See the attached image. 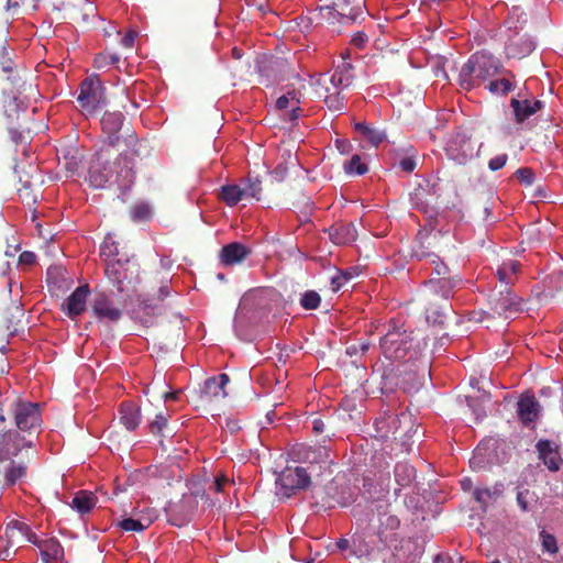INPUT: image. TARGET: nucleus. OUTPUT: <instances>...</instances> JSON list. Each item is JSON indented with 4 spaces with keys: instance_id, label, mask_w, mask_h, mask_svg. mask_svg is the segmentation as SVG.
Here are the masks:
<instances>
[{
    "instance_id": "f257e3e1",
    "label": "nucleus",
    "mask_w": 563,
    "mask_h": 563,
    "mask_svg": "<svg viewBox=\"0 0 563 563\" xmlns=\"http://www.w3.org/2000/svg\"><path fill=\"white\" fill-rule=\"evenodd\" d=\"M503 73L505 69L498 58L486 52H476L462 66L456 81L462 90L470 91Z\"/></svg>"
},
{
    "instance_id": "f03ea898",
    "label": "nucleus",
    "mask_w": 563,
    "mask_h": 563,
    "mask_svg": "<svg viewBox=\"0 0 563 563\" xmlns=\"http://www.w3.org/2000/svg\"><path fill=\"white\" fill-rule=\"evenodd\" d=\"M90 183L97 187L107 184L117 185L121 189H129L135 179V172L126 150H122L113 163L104 165L96 164L89 169Z\"/></svg>"
},
{
    "instance_id": "7ed1b4c3",
    "label": "nucleus",
    "mask_w": 563,
    "mask_h": 563,
    "mask_svg": "<svg viewBox=\"0 0 563 563\" xmlns=\"http://www.w3.org/2000/svg\"><path fill=\"white\" fill-rule=\"evenodd\" d=\"M380 350L384 356L390 361H408L417 358L421 345L416 341L412 331L404 328V324L390 320L388 330L380 339Z\"/></svg>"
},
{
    "instance_id": "20e7f679",
    "label": "nucleus",
    "mask_w": 563,
    "mask_h": 563,
    "mask_svg": "<svg viewBox=\"0 0 563 563\" xmlns=\"http://www.w3.org/2000/svg\"><path fill=\"white\" fill-rule=\"evenodd\" d=\"M124 115L119 112H106L101 118V125L104 133H107L108 143L112 147L121 148L122 144L126 148L135 146L137 139L129 128H125L121 133L124 123Z\"/></svg>"
},
{
    "instance_id": "39448f33",
    "label": "nucleus",
    "mask_w": 563,
    "mask_h": 563,
    "mask_svg": "<svg viewBox=\"0 0 563 563\" xmlns=\"http://www.w3.org/2000/svg\"><path fill=\"white\" fill-rule=\"evenodd\" d=\"M312 471L303 466L286 467L277 477L276 484L279 493L289 498L300 489L311 484Z\"/></svg>"
},
{
    "instance_id": "423d86ee",
    "label": "nucleus",
    "mask_w": 563,
    "mask_h": 563,
    "mask_svg": "<svg viewBox=\"0 0 563 563\" xmlns=\"http://www.w3.org/2000/svg\"><path fill=\"white\" fill-rule=\"evenodd\" d=\"M377 515V526L375 534L380 543L386 547L398 541V529L400 528V519L391 512L389 504H379L375 507Z\"/></svg>"
},
{
    "instance_id": "0eeeda50",
    "label": "nucleus",
    "mask_w": 563,
    "mask_h": 563,
    "mask_svg": "<svg viewBox=\"0 0 563 563\" xmlns=\"http://www.w3.org/2000/svg\"><path fill=\"white\" fill-rule=\"evenodd\" d=\"M443 238L440 231H419L411 256L418 261H427L430 263L433 258L443 253Z\"/></svg>"
},
{
    "instance_id": "6e6552de",
    "label": "nucleus",
    "mask_w": 563,
    "mask_h": 563,
    "mask_svg": "<svg viewBox=\"0 0 563 563\" xmlns=\"http://www.w3.org/2000/svg\"><path fill=\"white\" fill-rule=\"evenodd\" d=\"M16 429L23 432H32L41 427V411L37 404L16 401L11 406Z\"/></svg>"
},
{
    "instance_id": "1a4fd4ad",
    "label": "nucleus",
    "mask_w": 563,
    "mask_h": 563,
    "mask_svg": "<svg viewBox=\"0 0 563 563\" xmlns=\"http://www.w3.org/2000/svg\"><path fill=\"white\" fill-rule=\"evenodd\" d=\"M77 101L82 110L92 112L104 101V88L97 77H87L79 88Z\"/></svg>"
},
{
    "instance_id": "9d476101",
    "label": "nucleus",
    "mask_w": 563,
    "mask_h": 563,
    "mask_svg": "<svg viewBox=\"0 0 563 563\" xmlns=\"http://www.w3.org/2000/svg\"><path fill=\"white\" fill-rule=\"evenodd\" d=\"M314 85L316 95L323 100L329 110L341 111L344 109L343 88L336 86V84H330V78L327 74H321Z\"/></svg>"
},
{
    "instance_id": "9b49d317",
    "label": "nucleus",
    "mask_w": 563,
    "mask_h": 563,
    "mask_svg": "<svg viewBox=\"0 0 563 563\" xmlns=\"http://www.w3.org/2000/svg\"><path fill=\"white\" fill-rule=\"evenodd\" d=\"M229 382L230 377L224 373L207 378L200 388L199 400L203 405H210L224 399L228 396L225 386Z\"/></svg>"
},
{
    "instance_id": "f8f14e48",
    "label": "nucleus",
    "mask_w": 563,
    "mask_h": 563,
    "mask_svg": "<svg viewBox=\"0 0 563 563\" xmlns=\"http://www.w3.org/2000/svg\"><path fill=\"white\" fill-rule=\"evenodd\" d=\"M108 279L117 286L119 291L124 290V284H130L135 274L134 264L129 260H113L107 263L104 268Z\"/></svg>"
},
{
    "instance_id": "ddd939ff",
    "label": "nucleus",
    "mask_w": 563,
    "mask_h": 563,
    "mask_svg": "<svg viewBox=\"0 0 563 563\" xmlns=\"http://www.w3.org/2000/svg\"><path fill=\"white\" fill-rule=\"evenodd\" d=\"M446 153L451 159L463 165L474 156L475 146L470 136L465 133L456 132L446 145Z\"/></svg>"
},
{
    "instance_id": "4468645a",
    "label": "nucleus",
    "mask_w": 563,
    "mask_h": 563,
    "mask_svg": "<svg viewBox=\"0 0 563 563\" xmlns=\"http://www.w3.org/2000/svg\"><path fill=\"white\" fill-rule=\"evenodd\" d=\"M489 305L496 314L504 318H509L521 309L518 297L508 288L499 289L497 294H493L489 297Z\"/></svg>"
},
{
    "instance_id": "2eb2a0df",
    "label": "nucleus",
    "mask_w": 563,
    "mask_h": 563,
    "mask_svg": "<svg viewBox=\"0 0 563 563\" xmlns=\"http://www.w3.org/2000/svg\"><path fill=\"white\" fill-rule=\"evenodd\" d=\"M334 3L341 24L350 25L360 22L367 14L365 0H336Z\"/></svg>"
},
{
    "instance_id": "dca6fc26",
    "label": "nucleus",
    "mask_w": 563,
    "mask_h": 563,
    "mask_svg": "<svg viewBox=\"0 0 563 563\" xmlns=\"http://www.w3.org/2000/svg\"><path fill=\"white\" fill-rule=\"evenodd\" d=\"M26 445L24 438L18 430L9 429L0 431V462L11 460L16 456L21 449Z\"/></svg>"
},
{
    "instance_id": "f3484780",
    "label": "nucleus",
    "mask_w": 563,
    "mask_h": 563,
    "mask_svg": "<svg viewBox=\"0 0 563 563\" xmlns=\"http://www.w3.org/2000/svg\"><path fill=\"white\" fill-rule=\"evenodd\" d=\"M461 275H450V277L430 278L426 283V287L431 295L439 296L443 300H449L454 289L461 285Z\"/></svg>"
},
{
    "instance_id": "a211bd4d",
    "label": "nucleus",
    "mask_w": 563,
    "mask_h": 563,
    "mask_svg": "<svg viewBox=\"0 0 563 563\" xmlns=\"http://www.w3.org/2000/svg\"><path fill=\"white\" fill-rule=\"evenodd\" d=\"M92 312L99 319H107L117 322L122 317V311L113 305V300L106 294L96 296L92 302Z\"/></svg>"
},
{
    "instance_id": "6ab92c4d",
    "label": "nucleus",
    "mask_w": 563,
    "mask_h": 563,
    "mask_svg": "<svg viewBox=\"0 0 563 563\" xmlns=\"http://www.w3.org/2000/svg\"><path fill=\"white\" fill-rule=\"evenodd\" d=\"M540 404L533 394H522L517 402L518 419L526 426L539 418Z\"/></svg>"
},
{
    "instance_id": "aec40b11",
    "label": "nucleus",
    "mask_w": 563,
    "mask_h": 563,
    "mask_svg": "<svg viewBox=\"0 0 563 563\" xmlns=\"http://www.w3.org/2000/svg\"><path fill=\"white\" fill-rule=\"evenodd\" d=\"M89 286L82 285L77 287L63 303V310L66 314L75 319L86 310V302L89 296Z\"/></svg>"
},
{
    "instance_id": "412c9836",
    "label": "nucleus",
    "mask_w": 563,
    "mask_h": 563,
    "mask_svg": "<svg viewBox=\"0 0 563 563\" xmlns=\"http://www.w3.org/2000/svg\"><path fill=\"white\" fill-rule=\"evenodd\" d=\"M305 461L308 463L305 467L312 471V475L317 473V470H328L332 464L330 449L322 445L310 448L305 453Z\"/></svg>"
},
{
    "instance_id": "4be33fe9",
    "label": "nucleus",
    "mask_w": 563,
    "mask_h": 563,
    "mask_svg": "<svg viewBox=\"0 0 563 563\" xmlns=\"http://www.w3.org/2000/svg\"><path fill=\"white\" fill-rule=\"evenodd\" d=\"M5 537L10 545L23 540L34 544L37 539L30 526L20 520H12L7 525Z\"/></svg>"
},
{
    "instance_id": "5701e85b",
    "label": "nucleus",
    "mask_w": 563,
    "mask_h": 563,
    "mask_svg": "<svg viewBox=\"0 0 563 563\" xmlns=\"http://www.w3.org/2000/svg\"><path fill=\"white\" fill-rule=\"evenodd\" d=\"M252 250L239 242L224 245L220 251V262L224 266H232L242 263Z\"/></svg>"
},
{
    "instance_id": "b1692460",
    "label": "nucleus",
    "mask_w": 563,
    "mask_h": 563,
    "mask_svg": "<svg viewBox=\"0 0 563 563\" xmlns=\"http://www.w3.org/2000/svg\"><path fill=\"white\" fill-rule=\"evenodd\" d=\"M34 545L40 549L41 558L44 563H63L64 548L58 540L54 538L40 540L37 538Z\"/></svg>"
},
{
    "instance_id": "393cba45",
    "label": "nucleus",
    "mask_w": 563,
    "mask_h": 563,
    "mask_svg": "<svg viewBox=\"0 0 563 563\" xmlns=\"http://www.w3.org/2000/svg\"><path fill=\"white\" fill-rule=\"evenodd\" d=\"M537 450L540 460H542L549 471L556 472L560 470L562 457L556 445L549 440H540L537 443Z\"/></svg>"
},
{
    "instance_id": "a878e982",
    "label": "nucleus",
    "mask_w": 563,
    "mask_h": 563,
    "mask_svg": "<svg viewBox=\"0 0 563 563\" xmlns=\"http://www.w3.org/2000/svg\"><path fill=\"white\" fill-rule=\"evenodd\" d=\"M330 240L336 245L350 244L357 239V230L352 222H340L328 230Z\"/></svg>"
},
{
    "instance_id": "bb28decb",
    "label": "nucleus",
    "mask_w": 563,
    "mask_h": 563,
    "mask_svg": "<svg viewBox=\"0 0 563 563\" xmlns=\"http://www.w3.org/2000/svg\"><path fill=\"white\" fill-rule=\"evenodd\" d=\"M349 52L342 53L341 63L335 67L334 73L329 76L330 84H336V86L347 88L352 85L354 76L352 74L353 65L347 60Z\"/></svg>"
},
{
    "instance_id": "cd10ccee",
    "label": "nucleus",
    "mask_w": 563,
    "mask_h": 563,
    "mask_svg": "<svg viewBox=\"0 0 563 563\" xmlns=\"http://www.w3.org/2000/svg\"><path fill=\"white\" fill-rule=\"evenodd\" d=\"M120 422L129 431H134L141 422L140 408L131 401L122 402L119 409Z\"/></svg>"
},
{
    "instance_id": "c85d7f7f",
    "label": "nucleus",
    "mask_w": 563,
    "mask_h": 563,
    "mask_svg": "<svg viewBox=\"0 0 563 563\" xmlns=\"http://www.w3.org/2000/svg\"><path fill=\"white\" fill-rule=\"evenodd\" d=\"M510 104L514 109L515 118L518 123L523 122L526 119L538 112L542 108V102L540 100H536L531 102L530 100H518L512 98Z\"/></svg>"
},
{
    "instance_id": "c756f323",
    "label": "nucleus",
    "mask_w": 563,
    "mask_h": 563,
    "mask_svg": "<svg viewBox=\"0 0 563 563\" xmlns=\"http://www.w3.org/2000/svg\"><path fill=\"white\" fill-rule=\"evenodd\" d=\"M290 65L284 58H273L268 62L267 66L262 68L267 77H273L274 80L283 81L290 77Z\"/></svg>"
},
{
    "instance_id": "7c9ffc66",
    "label": "nucleus",
    "mask_w": 563,
    "mask_h": 563,
    "mask_svg": "<svg viewBox=\"0 0 563 563\" xmlns=\"http://www.w3.org/2000/svg\"><path fill=\"white\" fill-rule=\"evenodd\" d=\"M423 374L419 375L415 371L404 369L400 372L397 384L407 394L417 391L422 385Z\"/></svg>"
},
{
    "instance_id": "2f4dec72",
    "label": "nucleus",
    "mask_w": 563,
    "mask_h": 563,
    "mask_svg": "<svg viewBox=\"0 0 563 563\" xmlns=\"http://www.w3.org/2000/svg\"><path fill=\"white\" fill-rule=\"evenodd\" d=\"M96 504L97 497L87 490H79L71 500V507L81 515L90 512Z\"/></svg>"
},
{
    "instance_id": "473e14b6",
    "label": "nucleus",
    "mask_w": 563,
    "mask_h": 563,
    "mask_svg": "<svg viewBox=\"0 0 563 563\" xmlns=\"http://www.w3.org/2000/svg\"><path fill=\"white\" fill-rule=\"evenodd\" d=\"M336 5L333 2L331 5H321L311 12V21H316L317 23H328L330 25H334L336 22H340V15L336 13Z\"/></svg>"
},
{
    "instance_id": "72a5a7b5",
    "label": "nucleus",
    "mask_w": 563,
    "mask_h": 563,
    "mask_svg": "<svg viewBox=\"0 0 563 563\" xmlns=\"http://www.w3.org/2000/svg\"><path fill=\"white\" fill-rule=\"evenodd\" d=\"M219 198L229 207H233L245 198V191L240 185L229 184L221 187Z\"/></svg>"
},
{
    "instance_id": "f704fd0d",
    "label": "nucleus",
    "mask_w": 563,
    "mask_h": 563,
    "mask_svg": "<svg viewBox=\"0 0 563 563\" xmlns=\"http://www.w3.org/2000/svg\"><path fill=\"white\" fill-rule=\"evenodd\" d=\"M153 523L152 517H137L135 512H133V517L124 518L119 522V527L124 531L131 532H142L147 529Z\"/></svg>"
},
{
    "instance_id": "c9c22d12",
    "label": "nucleus",
    "mask_w": 563,
    "mask_h": 563,
    "mask_svg": "<svg viewBox=\"0 0 563 563\" xmlns=\"http://www.w3.org/2000/svg\"><path fill=\"white\" fill-rule=\"evenodd\" d=\"M395 479L400 487L409 486L416 477V470L408 463H397L394 470Z\"/></svg>"
},
{
    "instance_id": "e433bc0d",
    "label": "nucleus",
    "mask_w": 563,
    "mask_h": 563,
    "mask_svg": "<svg viewBox=\"0 0 563 563\" xmlns=\"http://www.w3.org/2000/svg\"><path fill=\"white\" fill-rule=\"evenodd\" d=\"M27 467L24 464H16L14 462H11L10 465L5 468L3 478H4V486H13L19 481L26 477Z\"/></svg>"
},
{
    "instance_id": "4c0bfd02",
    "label": "nucleus",
    "mask_w": 563,
    "mask_h": 563,
    "mask_svg": "<svg viewBox=\"0 0 563 563\" xmlns=\"http://www.w3.org/2000/svg\"><path fill=\"white\" fill-rule=\"evenodd\" d=\"M504 492L503 484H496L490 488H476L473 493L474 498L477 503L481 504L482 508H486L487 499H497L501 496Z\"/></svg>"
},
{
    "instance_id": "58836bf2",
    "label": "nucleus",
    "mask_w": 563,
    "mask_h": 563,
    "mask_svg": "<svg viewBox=\"0 0 563 563\" xmlns=\"http://www.w3.org/2000/svg\"><path fill=\"white\" fill-rule=\"evenodd\" d=\"M311 506L317 508V511L332 507V497L320 485L313 484L311 486Z\"/></svg>"
},
{
    "instance_id": "ea45409f",
    "label": "nucleus",
    "mask_w": 563,
    "mask_h": 563,
    "mask_svg": "<svg viewBox=\"0 0 563 563\" xmlns=\"http://www.w3.org/2000/svg\"><path fill=\"white\" fill-rule=\"evenodd\" d=\"M432 266L431 278L450 277V275H460L457 269L450 267L438 255L430 262Z\"/></svg>"
},
{
    "instance_id": "a19ab883",
    "label": "nucleus",
    "mask_w": 563,
    "mask_h": 563,
    "mask_svg": "<svg viewBox=\"0 0 563 563\" xmlns=\"http://www.w3.org/2000/svg\"><path fill=\"white\" fill-rule=\"evenodd\" d=\"M343 169L347 175H364L368 172L367 164L362 162L360 155H353L351 159L346 161Z\"/></svg>"
},
{
    "instance_id": "79ce46f5",
    "label": "nucleus",
    "mask_w": 563,
    "mask_h": 563,
    "mask_svg": "<svg viewBox=\"0 0 563 563\" xmlns=\"http://www.w3.org/2000/svg\"><path fill=\"white\" fill-rule=\"evenodd\" d=\"M299 302L305 310H314L319 308L321 297L314 290H307L301 295Z\"/></svg>"
},
{
    "instance_id": "37998d69",
    "label": "nucleus",
    "mask_w": 563,
    "mask_h": 563,
    "mask_svg": "<svg viewBox=\"0 0 563 563\" xmlns=\"http://www.w3.org/2000/svg\"><path fill=\"white\" fill-rule=\"evenodd\" d=\"M494 95H507L514 89V85L507 78L490 80L486 87Z\"/></svg>"
},
{
    "instance_id": "c03bdc74",
    "label": "nucleus",
    "mask_w": 563,
    "mask_h": 563,
    "mask_svg": "<svg viewBox=\"0 0 563 563\" xmlns=\"http://www.w3.org/2000/svg\"><path fill=\"white\" fill-rule=\"evenodd\" d=\"M120 60L119 54H108V53H99L96 55L93 59V66L97 69L104 68L109 65H115Z\"/></svg>"
},
{
    "instance_id": "a18cd8bd",
    "label": "nucleus",
    "mask_w": 563,
    "mask_h": 563,
    "mask_svg": "<svg viewBox=\"0 0 563 563\" xmlns=\"http://www.w3.org/2000/svg\"><path fill=\"white\" fill-rule=\"evenodd\" d=\"M243 189L245 191V198L251 197L256 200L261 199L262 186H261V180L258 178H254V179L249 178L247 183L243 187Z\"/></svg>"
},
{
    "instance_id": "49530a36",
    "label": "nucleus",
    "mask_w": 563,
    "mask_h": 563,
    "mask_svg": "<svg viewBox=\"0 0 563 563\" xmlns=\"http://www.w3.org/2000/svg\"><path fill=\"white\" fill-rule=\"evenodd\" d=\"M540 538H541V541H542V548L544 551L551 553V554H555L558 553L559 551V548H558V544H556V539L553 534L551 533H548L545 530H542L540 532Z\"/></svg>"
},
{
    "instance_id": "de8ad7c7",
    "label": "nucleus",
    "mask_w": 563,
    "mask_h": 563,
    "mask_svg": "<svg viewBox=\"0 0 563 563\" xmlns=\"http://www.w3.org/2000/svg\"><path fill=\"white\" fill-rule=\"evenodd\" d=\"M131 217L134 221L148 220L151 218V209L144 203L136 205L131 210Z\"/></svg>"
},
{
    "instance_id": "09e8293b",
    "label": "nucleus",
    "mask_w": 563,
    "mask_h": 563,
    "mask_svg": "<svg viewBox=\"0 0 563 563\" xmlns=\"http://www.w3.org/2000/svg\"><path fill=\"white\" fill-rule=\"evenodd\" d=\"M363 137H365L373 146L377 147L386 139V134L383 131L369 126Z\"/></svg>"
},
{
    "instance_id": "8fccbe9b",
    "label": "nucleus",
    "mask_w": 563,
    "mask_h": 563,
    "mask_svg": "<svg viewBox=\"0 0 563 563\" xmlns=\"http://www.w3.org/2000/svg\"><path fill=\"white\" fill-rule=\"evenodd\" d=\"M515 176L521 184H525L526 186L532 185L534 180V174L532 169L528 167L517 169Z\"/></svg>"
},
{
    "instance_id": "3c124183",
    "label": "nucleus",
    "mask_w": 563,
    "mask_h": 563,
    "mask_svg": "<svg viewBox=\"0 0 563 563\" xmlns=\"http://www.w3.org/2000/svg\"><path fill=\"white\" fill-rule=\"evenodd\" d=\"M416 166H417V161H416L415 154L407 155V156L400 158L398 162V167L407 174L412 173L415 170Z\"/></svg>"
},
{
    "instance_id": "603ef678",
    "label": "nucleus",
    "mask_w": 563,
    "mask_h": 563,
    "mask_svg": "<svg viewBox=\"0 0 563 563\" xmlns=\"http://www.w3.org/2000/svg\"><path fill=\"white\" fill-rule=\"evenodd\" d=\"M0 66L4 73H12L13 70L12 58L9 51L4 46L0 47Z\"/></svg>"
},
{
    "instance_id": "864d4df0",
    "label": "nucleus",
    "mask_w": 563,
    "mask_h": 563,
    "mask_svg": "<svg viewBox=\"0 0 563 563\" xmlns=\"http://www.w3.org/2000/svg\"><path fill=\"white\" fill-rule=\"evenodd\" d=\"M369 350V342L368 341H361L358 343H353L351 345H349L345 350V353L349 355V356H354L358 353H366L367 351Z\"/></svg>"
},
{
    "instance_id": "5fc2aeb1",
    "label": "nucleus",
    "mask_w": 563,
    "mask_h": 563,
    "mask_svg": "<svg viewBox=\"0 0 563 563\" xmlns=\"http://www.w3.org/2000/svg\"><path fill=\"white\" fill-rule=\"evenodd\" d=\"M361 543H362V538L358 537L357 534H355L352 540L353 550L351 553L353 555L362 556V555H368L371 553V549L367 545L363 547Z\"/></svg>"
},
{
    "instance_id": "6e6d98bb",
    "label": "nucleus",
    "mask_w": 563,
    "mask_h": 563,
    "mask_svg": "<svg viewBox=\"0 0 563 563\" xmlns=\"http://www.w3.org/2000/svg\"><path fill=\"white\" fill-rule=\"evenodd\" d=\"M168 417L164 413H157L151 422L150 429L152 433H159L167 426Z\"/></svg>"
},
{
    "instance_id": "4d7b16f0",
    "label": "nucleus",
    "mask_w": 563,
    "mask_h": 563,
    "mask_svg": "<svg viewBox=\"0 0 563 563\" xmlns=\"http://www.w3.org/2000/svg\"><path fill=\"white\" fill-rule=\"evenodd\" d=\"M352 278L350 273H340L339 275L332 277L331 285L334 291H338L341 287L345 285Z\"/></svg>"
},
{
    "instance_id": "13d9d810",
    "label": "nucleus",
    "mask_w": 563,
    "mask_h": 563,
    "mask_svg": "<svg viewBox=\"0 0 563 563\" xmlns=\"http://www.w3.org/2000/svg\"><path fill=\"white\" fill-rule=\"evenodd\" d=\"M497 277L500 282V289L508 288V285L512 283L511 276L504 264L497 269Z\"/></svg>"
},
{
    "instance_id": "bf43d9fd",
    "label": "nucleus",
    "mask_w": 563,
    "mask_h": 563,
    "mask_svg": "<svg viewBox=\"0 0 563 563\" xmlns=\"http://www.w3.org/2000/svg\"><path fill=\"white\" fill-rule=\"evenodd\" d=\"M294 101L295 104L299 103V100L296 99L295 92H288L287 95L280 96L276 101V108L279 110H284L288 107L289 102Z\"/></svg>"
},
{
    "instance_id": "052dcab7",
    "label": "nucleus",
    "mask_w": 563,
    "mask_h": 563,
    "mask_svg": "<svg viewBox=\"0 0 563 563\" xmlns=\"http://www.w3.org/2000/svg\"><path fill=\"white\" fill-rule=\"evenodd\" d=\"M507 154H500L489 159L488 167L490 170L496 172L503 168L507 163Z\"/></svg>"
},
{
    "instance_id": "680f3d73",
    "label": "nucleus",
    "mask_w": 563,
    "mask_h": 563,
    "mask_svg": "<svg viewBox=\"0 0 563 563\" xmlns=\"http://www.w3.org/2000/svg\"><path fill=\"white\" fill-rule=\"evenodd\" d=\"M531 497V493L529 489L518 492L517 494V504L521 508L522 511H527L529 509V499Z\"/></svg>"
},
{
    "instance_id": "e2e57ef3",
    "label": "nucleus",
    "mask_w": 563,
    "mask_h": 563,
    "mask_svg": "<svg viewBox=\"0 0 563 563\" xmlns=\"http://www.w3.org/2000/svg\"><path fill=\"white\" fill-rule=\"evenodd\" d=\"M137 33L133 30H130L125 33V35L121 40V44L125 48H132L135 42Z\"/></svg>"
},
{
    "instance_id": "0e129e2a",
    "label": "nucleus",
    "mask_w": 563,
    "mask_h": 563,
    "mask_svg": "<svg viewBox=\"0 0 563 563\" xmlns=\"http://www.w3.org/2000/svg\"><path fill=\"white\" fill-rule=\"evenodd\" d=\"M227 483H229V478L225 475H220L214 478L210 488L216 493H221Z\"/></svg>"
},
{
    "instance_id": "69168bd1",
    "label": "nucleus",
    "mask_w": 563,
    "mask_h": 563,
    "mask_svg": "<svg viewBox=\"0 0 563 563\" xmlns=\"http://www.w3.org/2000/svg\"><path fill=\"white\" fill-rule=\"evenodd\" d=\"M335 147L341 154H349L352 150V144L346 139H336Z\"/></svg>"
},
{
    "instance_id": "338daca9",
    "label": "nucleus",
    "mask_w": 563,
    "mask_h": 563,
    "mask_svg": "<svg viewBox=\"0 0 563 563\" xmlns=\"http://www.w3.org/2000/svg\"><path fill=\"white\" fill-rule=\"evenodd\" d=\"M36 261V256L33 252L24 251L19 256L20 264L33 265Z\"/></svg>"
},
{
    "instance_id": "774afa93",
    "label": "nucleus",
    "mask_w": 563,
    "mask_h": 563,
    "mask_svg": "<svg viewBox=\"0 0 563 563\" xmlns=\"http://www.w3.org/2000/svg\"><path fill=\"white\" fill-rule=\"evenodd\" d=\"M367 36L365 33L363 32H357L353 35L352 40H351V43L356 46L357 48H363L364 45L366 44L367 42Z\"/></svg>"
}]
</instances>
